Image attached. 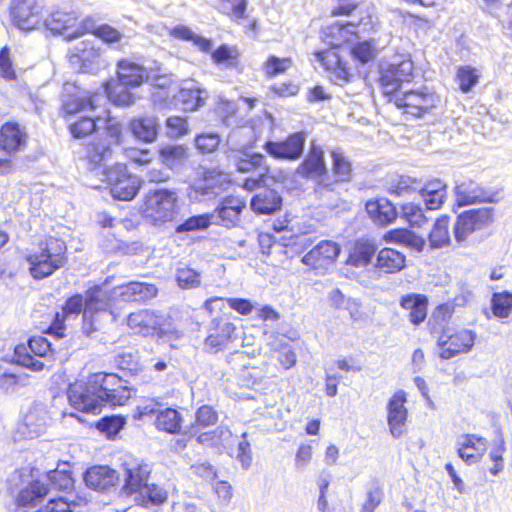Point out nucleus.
Instances as JSON below:
<instances>
[{
	"instance_id": "4",
	"label": "nucleus",
	"mask_w": 512,
	"mask_h": 512,
	"mask_svg": "<svg viewBox=\"0 0 512 512\" xmlns=\"http://www.w3.org/2000/svg\"><path fill=\"white\" fill-rule=\"evenodd\" d=\"M147 80L148 73L143 65L128 58H121L116 62L115 79L105 81L103 88L115 105L129 106L135 101L131 89L142 86Z\"/></svg>"
},
{
	"instance_id": "23",
	"label": "nucleus",
	"mask_w": 512,
	"mask_h": 512,
	"mask_svg": "<svg viewBox=\"0 0 512 512\" xmlns=\"http://www.w3.org/2000/svg\"><path fill=\"white\" fill-rule=\"evenodd\" d=\"M407 393L404 390L395 391L387 401V423L389 432L394 438L402 437L406 432L408 409L405 406Z\"/></svg>"
},
{
	"instance_id": "34",
	"label": "nucleus",
	"mask_w": 512,
	"mask_h": 512,
	"mask_svg": "<svg viewBox=\"0 0 512 512\" xmlns=\"http://www.w3.org/2000/svg\"><path fill=\"white\" fill-rule=\"evenodd\" d=\"M494 193L473 180L463 181L456 186V201L459 206H466L481 202H493Z\"/></svg>"
},
{
	"instance_id": "26",
	"label": "nucleus",
	"mask_w": 512,
	"mask_h": 512,
	"mask_svg": "<svg viewBox=\"0 0 512 512\" xmlns=\"http://www.w3.org/2000/svg\"><path fill=\"white\" fill-rule=\"evenodd\" d=\"M236 170L241 173L253 172L261 167L265 171L256 178H248L244 181L243 187L247 190H253L266 182L269 173V166L266 165L265 157L259 152L246 153L240 156L236 161Z\"/></svg>"
},
{
	"instance_id": "61",
	"label": "nucleus",
	"mask_w": 512,
	"mask_h": 512,
	"mask_svg": "<svg viewBox=\"0 0 512 512\" xmlns=\"http://www.w3.org/2000/svg\"><path fill=\"white\" fill-rule=\"evenodd\" d=\"M455 79L459 89L463 93H468L479 81V72L475 67L464 65L457 68Z\"/></svg>"
},
{
	"instance_id": "29",
	"label": "nucleus",
	"mask_w": 512,
	"mask_h": 512,
	"mask_svg": "<svg viewBox=\"0 0 512 512\" xmlns=\"http://www.w3.org/2000/svg\"><path fill=\"white\" fill-rule=\"evenodd\" d=\"M84 301L82 329L87 335H90L98 329L95 324L96 315L105 312L108 309V303L103 298V294L98 287L87 290L85 292Z\"/></svg>"
},
{
	"instance_id": "27",
	"label": "nucleus",
	"mask_w": 512,
	"mask_h": 512,
	"mask_svg": "<svg viewBox=\"0 0 512 512\" xmlns=\"http://www.w3.org/2000/svg\"><path fill=\"white\" fill-rule=\"evenodd\" d=\"M29 136L23 126L7 121L0 127V149L12 155L26 148Z\"/></svg>"
},
{
	"instance_id": "62",
	"label": "nucleus",
	"mask_w": 512,
	"mask_h": 512,
	"mask_svg": "<svg viewBox=\"0 0 512 512\" xmlns=\"http://www.w3.org/2000/svg\"><path fill=\"white\" fill-rule=\"evenodd\" d=\"M292 63L291 57L279 58L275 55H269L263 62L262 69L266 78H273L285 73L292 66Z\"/></svg>"
},
{
	"instance_id": "9",
	"label": "nucleus",
	"mask_w": 512,
	"mask_h": 512,
	"mask_svg": "<svg viewBox=\"0 0 512 512\" xmlns=\"http://www.w3.org/2000/svg\"><path fill=\"white\" fill-rule=\"evenodd\" d=\"M415 64L411 55L404 54L379 69L378 83L385 98L401 90L403 83H411L415 78Z\"/></svg>"
},
{
	"instance_id": "58",
	"label": "nucleus",
	"mask_w": 512,
	"mask_h": 512,
	"mask_svg": "<svg viewBox=\"0 0 512 512\" xmlns=\"http://www.w3.org/2000/svg\"><path fill=\"white\" fill-rule=\"evenodd\" d=\"M123 154L135 167H147L154 161L152 150L148 147L127 146L123 148Z\"/></svg>"
},
{
	"instance_id": "21",
	"label": "nucleus",
	"mask_w": 512,
	"mask_h": 512,
	"mask_svg": "<svg viewBox=\"0 0 512 512\" xmlns=\"http://www.w3.org/2000/svg\"><path fill=\"white\" fill-rule=\"evenodd\" d=\"M68 398L74 409L84 413L98 414L104 406L90 375L85 383L69 388Z\"/></svg>"
},
{
	"instance_id": "17",
	"label": "nucleus",
	"mask_w": 512,
	"mask_h": 512,
	"mask_svg": "<svg viewBox=\"0 0 512 512\" xmlns=\"http://www.w3.org/2000/svg\"><path fill=\"white\" fill-rule=\"evenodd\" d=\"M493 220L491 208H473L461 212L456 218L453 229L456 242H465L473 233L489 227Z\"/></svg>"
},
{
	"instance_id": "51",
	"label": "nucleus",
	"mask_w": 512,
	"mask_h": 512,
	"mask_svg": "<svg viewBox=\"0 0 512 512\" xmlns=\"http://www.w3.org/2000/svg\"><path fill=\"white\" fill-rule=\"evenodd\" d=\"M169 35L179 40L191 41L201 52L208 53L211 51L212 41L195 34L188 26H174L169 30Z\"/></svg>"
},
{
	"instance_id": "7",
	"label": "nucleus",
	"mask_w": 512,
	"mask_h": 512,
	"mask_svg": "<svg viewBox=\"0 0 512 512\" xmlns=\"http://www.w3.org/2000/svg\"><path fill=\"white\" fill-rule=\"evenodd\" d=\"M103 181L113 199L131 201L141 189V180L125 162H114L102 170Z\"/></svg>"
},
{
	"instance_id": "28",
	"label": "nucleus",
	"mask_w": 512,
	"mask_h": 512,
	"mask_svg": "<svg viewBox=\"0 0 512 512\" xmlns=\"http://www.w3.org/2000/svg\"><path fill=\"white\" fill-rule=\"evenodd\" d=\"M124 484L122 490L126 495L141 493L148 483L150 470L147 464L132 460L123 463Z\"/></svg>"
},
{
	"instance_id": "64",
	"label": "nucleus",
	"mask_w": 512,
	"mask_h": 512,
	"mask_svg": "<svg viewBox=\"0 0 512 512\" xmlns=\"http://www.w3.org/2000/svg\"><path fill=\"white\" fill-rule=\"evenodd\" d=\"M419 182L409 177H399L387 188L388 194L395 197H406L418 191Z\"/></svg>"
},
{
	"instance_id": "1",
	"label": "nucleus",
	"mask_w": 512,
	"mask_h": 512,
	"mask_svg": "<svg viewBox=\"0 0 512 512\" xmlns=\"http://www.w3.org/2000/svg\"><path fill=\"white\" fill-rule=\"evenodd\" d=\"M349 22H333L322 28L323 41L329 45L324 50L315 52V56L324 68L336 79L345 83L353 76V67L343 55L342 45L347 41L345 32Z\"/></svg>"
},
{
	"instance_id": "39",
	"label": "nucleus",
	"mask_w": 512,
	"mask_h": 512,
	"mask_svg": "<svg viewBox=\"0 0 512 512\" xmlns=\"http://www.w3.org/2000/svg\"><path fill=\"white\" fill-rule=\"evenodd\" d=\"M411 229L409 226L390 229L384 234L383 239L387 243L404 245L417 252H422L426 246V240Z\"/></svg>"
},
{
	"instance_id": "22",
	"label": "nucleus",
	"mask_w": 512,
	"mask_h": 512,
	"mask_svg": "<svg viewBox=\"0 0 512 512\" xmlns=\"http://www.w3.org/2000/svg\"><path fill=\"white\" fill-rule=\"evenodd\" d=\"M246 208L247 202L243 197L234 194L223 197L212 213L216 218L215 224L227 229L238 227Z\"/></svg>"
},
{
	"instance_id": "50",
	"label": "nucleus",
	"mask_w": 512,
	"mask_h": 512,
	"mask_svg": "<svg viewBox=\"0 0 512 512\" xmlns=\"http://www.w3.org/2000/svg\"><path fill=\"white\" fill-rule=\"evenodd\" d=\"M450 217L448 215L439 216L428 234L429 245L432 249H438L450 244L449 233Z\"/></svg>"
},
{
	"instance_id": "36",
	"label": "nucleus",
	"mask_w": 512,
	"mask_h": 512,
	"mask_svg": "<svg viewBox=\"0 0 512 512\" xmlns=\"http://www.w3.org/2000/svg\"><path fill=\"white\" fill-rule=\"evenodd\" d=\"M157 155L161 164L170 169H178L186 164L190 157L187 144H164L158 147Z\"/></svg>"
},
{
	"instance_id": "19",
	"label": "nucleus",
	"mask_w": 512,
	"mask_h": 512,
	"mask_svg": "<svg viewBox=\"0 0 512 512\" xmlns=\"http://www.w3.org/2000/svg\"><path fill=\"white\" fill-rule=\"evenodd\" d=\"M83 19L74 11L61 8L53 9L47 16H42V27L55 35L65 34L70 38L82 36Z\"/></svg>"
},
{
	"instance_id": "11",
	"label": "nucleus",
	"mask_w": 512,
	"mask_h": 512,
	"mask_svg": "<svg viewBox=\"0 0 512 512\" xmlns=\"http://www.w3.org/2000/svg\"><path fill=\"white\" fill-rule=\"evenodd\" d=\"M40 359L54 360L51 343L45 337L32 336L26 344L21 343L14 348L12 362L33 372L46 368Z\"/></svg>"
},
{
	"instance_id": "38",
	"label": "nucleus",
	"mask_w": 512,
	"mask_h": 512,
	"mask_svg": "<svg viewBox=\"0 0 512 512\" xmlns=\"http://www.w3.org/2000/svg\"><path fill=\"white\" fill-rule=\"evenodd\" d=\"M49 487L42 481L35 479L22 488L15 498L18 508H34L49 494Z\"/></svg>"
},
{
	"instance_id": "32",
	"label": "nucleus",
	"mask_w": 512,
	"mask_h": 512,
	"mask_svg": "<svg viewBox=\"0 0 512 512\" xmlns=\"http://www.w3.org/2000/svg\"><path fill=\"white\" fill-rule=\"evenodd\" d=\"M102 50L91 41H83L69 50L68 58L71 64L82 71H87L98 64Z\"/></svg>"
},
{
	"instance_id": "47",
	"label": "nucleus",
	"mask_w": 512,
	"mask_h": 512,
	"mask_svg": "<svg viewBox=\"0 0 512 512\" xmlns=\"http://www.w3.org/2000/svg\"><path fill=\"white\" fill-rule=\"evenodd\" d=\"M100 116L83 114L71 121L67 129L74 139H85L98 132Z\"/></svg>"
},
{
	"instance_id": "20",
	"label": "nucleus",
	"mask_w": 512,
	"mask_h": 512,
	"mask_svg": "<svg viewBox=\"0 0 512 512\" xmlns=\"http://www.w3.org/2000/svg\"><path fill=\"white\" fill-rule=\"evenodd\" d=\"M306 140L304 131H296L288 134L279 141H266L263 144L265 151L275 159L295 161L303 154Z\"/></svg>"
},
{
	"instance_id": "33",
	"label": "nucleus",
	"mask_w": 512,
	"mask_h": 512,
	"mask_svg": "<svg viewBox=\"0 0 512 512\" xmlns=\"http://www.w3.org/2000/svg\"><path fill=\"white\" fill-rule=\"evenodd\" d=\"M85 484L97 491H106L114 487L119 481L116 470L106 465H94L84 473Z\"/></svg>"
},
{
	"instance_id": "40",
	"label": "nucleus",
	"mask_w": 512,
	"mask_h": 512,
	"mask_svg": "<svg viewBox=\"0 0 512 512\" xmlns=\"http://www.w3.org/2000/svg\"><path fill=\"white\" fill-rule=\"evenodd\" d=\"M375 267L383 273L396 274L406 267V256L394 248H382L376 256Z\"/></svg>"
},
{
	"instance_id": "44",
	"label": "nucleus",
	"mask_w": 512,
	"mask_h": 512,
	"mask_svg": "<svg viewBox=\"0 0 512 512\" xmlns=\"http://www.w3.org/2000/svg\"><path fill=\"white\" fill-rule=\"evenodd\" d=\"M154 425L160 432L179 434L183 427V417L177 409L168 407L156 413Z\"/></svg>"
},
{
	"instance_id": "43",
	"label": "nucleus",
	"mask_w": 512,
	"mask_h": 512,
	"mask_svg": "<svg viewBox=\"0 0 512 512\" xmlns=\"http://www.w3.org/2000/svg\"><path fill=\"white\" fill-rule=\"evenodd\" d=\"M79 33L82 35L90 33L108 45L119 43L123 37L121 31L109 24L95 26L90 17L83 19L82 30Z\"/></svg>"
},
{
	"instance_id": "30",
	"label": "nucleus",
	"mask_w": 512,
	"mask_h": 512,
	"mask_svg": "<svg viewBox=\"0 0 512 512\" xmlns=\"http://www.w3.org/2000/svg\"><path fill=\"white\" fill-rule=\"evenodd\" d=\"M399 306L407 313L409 322L419 326L428 316L429 298L415 292L403 294L399 298Z\"/></svg>"
},
{
	"instance_id": "35",
	"label": "nucleus",
	"mask_w": 512,
	"mask_h": 512,
	"mask_svg": "<svg viewBox=\"0 0 512 512\" xmlns=\"http://www.w3.org/2000/svg\"><path fill=\"white\" fill-rule=\"evenodd\" d=\"M369 218L382 227L393 223L398 217L396 206L387 198L371 199L365 204Z\"/></svg>"
},
{
	"instance_id": "54",
	"label": "nucleus",
	"mask_w": 512,
	"mask_h": 512,
	"mask_svg": "<svg viewBox=\"0 0 512 512\" xmlns=\"http://www.w3.org/2000/svg\"><path fill=\"white\" fill-rule=\"evenodd\" d=\"M138 494V503L142 507L159 506L168 500L167 491L156 484L149 485L147 483L142 492Z\"/></svg>"
},
{
	"instance_id": "52",
	"label": "nucleus",
	"mask_w": 512,
	"mask_h": 512,
	"mask_svg": "<svg viewBox=\"0 0 512 512\" xmlns=\"http://www.w3.org/2000/svg\"><path fill=\"white\" fill-rule=\"evenodd\" d=\"M376 247L369 242H357L351 249L347 263L353 267H366L375 255Z\"/></svg>"
},
{
	"instance_id": "48",
	"label": "nucleus",
	"mask_w": 512,
	"mask_h": 512,
	"mask_svg": "<svg viewBox=\"0 0 512 512\" xmlns=\"http://www.w3.org/2000/svg\"><path fill=\"white\" fill-rule=\"evenodd\" d=\"M49 489L55 491H69L74 487L73 473L68 463L59 464L55 469L47 472Z\"/></svg>"
},
{
	"instance_id": "13",
	"label": "nucleus",
	"mask_w": 512,
	"mask_h": 512,
	"mask_svg": "<svg viewBox=\"0 0 512 512\" xmlns=\"http://www.w3.org/2000/svg\"><path fill=\"white\" fill-rule=\"evenodd\" d=\"M98 96L95 91L83 90L74 84H65L59 114L67 120L80 113L93 112L99 107Z\"/></svg>"
},
{
	"instance_id": "12",
	"label": "nucleus",
	"mask_w": 512,
	"mask_h": 512,
	"mask_svg": "<svg viewBox=\"0 0 512 512\" xmlns=\"http://www.w3.org/2000/svg\"><path fill=\"white\" fill-rule=\"evenodd\" d=\"M90 377L104 405L124 406L130 400L131 388L116 373L96 372Z\"/></svg>"
},
{
	"instance_id": "45",
	"label": "nucleus",
	"mask_w": 512,
	"mask_h": 512,
	"mask_svg": "<svg viewBox=\"0 0 512 512\" xmlns=\"http://www.w3.org/2000/svg\"><path fill=\"white\" fill-rule=\"evenodd\" d=\"M154 284L130 282L121 287V297L127 302L144 303L157 295Z\"/></svg>"
},
{
	"instance_id": "16",
	"label": "nucleus",
	"mask_w": 512,
	"mask_h": 512,
	"mask_svg": "<svg viewBox=\"0 0 512 512\" xmlns=\"http://www.w3.org/2000/svg\"><path fill=\"white\" fill-rule=\"evenodd\" d=\"M296 174L305 180H311L320 185H326L328 178V167L325 158V151L322 145L313 140L308 150L296 168Z\"/></svg>"
},
{
	"instance_id": "6",
	"label": "nucleus",
	"mask_w": 512,
	"mask_h": 512,
	"mask_svg": "<svg viewBox=\"0 0 512 512\" xmlns=\"http://www.w3.org/2000/svg\"><path fill=\"white\" fill-rule=\"evenodd\" d=\"M386 100L399 109L403 115L412 118H423L433 113L439 104L440 98L434 90L421 87L404 92L400 90L393 96L386 98Z\"/></svg>"
},
{
	"instance_id": "37",
	"label": "nucleus",
	"mask_w": 512,
	"mask_h": 512,
	"mask_svg": "<svg viewBox=\"0 0 512 512\" xmlns=\"http://www.w3.org/2000/svg\"><path fill=\"white\" fill-rule=\"evenodd\" d=\"M283 199L274 189L264 188L250 200V207L257 215H271L282 209Z\"/></svg>"
},
{
	"instance_id": "2",
	"label": "nucleus",
	"mask_w": 512,
	"mask_h": 512,
	"mask_svg": "<svg viewBox=\"0 0 512 512\" xmlns=\"http://www.w3.org/2000/svg\"><path fill=\"white\" fill-rule=\"evenodd\" d=\"M25 260L34 280H43L63 268L68 262V247L59 237L48 235L38 241Z\"/></svg>"
},
{
	"instance_id": "42",
	"label": "nucleus",
	"mask_w": 512,
	"mask_h": 512,
	"mask_svg": "<svg viewBox=\"0 0 512 512\" xmlns=\"http://www.w3.org/2000/svg\"><path fill=\"white\" fill-rule=\"evenodd\" d=\"M271 357L274 358L284 370L293 368L297 363V354L290 341L284 336L275 337L269 344Z\"/></svg>"
},
{
	"instance_id": "3",
	"label": "nucleus",
	"mask_w": 512,
	"mask_h": 512,
	"mask_svg": "<svg viewBox=\"0 0 512 512\" xmlns=\"http://www.w3.org/2000/svg\"><path fill=\"white\" fill-rule=\"evenodd\" d=\"M124 140V127L121 121L113 116L104 118L102 136L92 139L84 144L81 161L86 170L90 172L104 169L106 162L112 159L114 147Z\"/></svg>"
},
{
	"instance_id": "46",
	"label": "nucleus",
	"mask_w": 512,
	"mask_h": 512,
	"mask_svg": "<svg viewBox=\"0 0 512 512\" xmlns=\"http://www.w3.org/2000/svg\"><path fill=\"white\" fill-rule=\"evenodd\" d=\"M333 183L349 182L353 179L354 169L349 157L340 149L331 151Z\"/></svg>"
},
{
	"instance_id": "24",
	"label": "nucleus",
	"mask_w": 512,
	"mask_h": 512,
	"mask_svg": "<svg viewBox=\"0 0 512 512\" xmlns=\"http://www.w3.org/2000/svg\"><path fill=\"white\" fill-rule=\"evenodd\" d=\"M128 131L137 141L145 144H152L157 141L160 135V120L154 114H139L129 119Z\"/></svg>"
},
{
	"instance_id": "56",
	"label": "nucleus",
	"mask_w": 512,
	"mask_h": 512,
	"mask_svg": "<svg viewBox=\"0 0 512 512\" xmlns=\"http://www.w3.org/2000/svg\"><path fill=\"white\" fill-rule=\"evenodd\" d=\"M349 53L358 65H365L376 58L377 49L372 40H363L354 43Z\"/></svg>"
},
{
	"instance_id": "18",
	"label": "nucleus",
	"mask_w": 512,
	"mask_h": 512,
	"mask_svg": "<svg viewBox=\"0 0 512 512\" xmlns=\"http://www.w3.org/2000/svg\"><path fill=\"white\" fill-rule=\"evenodd\" d=\"M340 253L339 243L332 240H321L304 254L301 262L316 274H325L335 265Z\"/></svg>"
},
{
	"instance_id": "5",
	"label": "nucleus",
	"mask_w": 512,
	"mask_h": 512,
	"mask_svg": "<svg viewBox=\"0 0 512 512\" xmlns=\"http://www.w3.org/2000/svg\"><path fill=\"white\" fill-rule=\"evenodd\" d=\"M179 211V197L174 190L160 188L150 190L144 196L142 214L154 226L174 222Z\"/></svg>"
},
{
	"instance_id": "49",
	"label": "nucleus",
	"mask_w": 512,
	"mask_h": 512,
	"mask_svg": "<svg viewBox=\"0 0 512 512\" xmlns=\"http://www.w3.org/2000/svg\"><path fill=\"white\" fill-rule=\"evenodd\" d=\"M86 503V500L79 496L74 499L67 496H56L39 506L36 512H76L79 507Z\"/></svg>"
},
{
	"instance_id": "15",
	"label": "nucleus",
	"mask_w": 512,
	"mask_h": 512,
	"mask_svg": "<svg viewBox=\"0 0 512 512\" xmlns=\"http://www.w3.org/2000/svg\"><path fill=\"white\" fill-rule=\"evenodd\" d=\"M44 6L39 0H11L9 17L13 26L22 31L37 30L42 27Z\"/></svg>"
},
{
	"instance_id": "25",
	"label": "nucleus",
	"mask_w": 512,
	"mask_h": 512,
	"mask_svg": "<svg viewBox=\"0 0 512 512\" xmlns=\"http://www.w3.org/2000/svg\"><path fill=\"white\" fill-rule=\"evenodd\" d=\"M488 449V440L477 434H463L457 441V455L466 464L472 465L480 462Z\"/></svg>"
},
{
	"instance_id": "59",
	"label": "nucleus",
	"mask_w": 512,
	"mask_h": 512,
	"mask_svg": "<svg viewBox=\"0 0 512 512\" xmlns=\"http://www.w3.org/2000/svg\"><path fill=\"white\" fill-rule=\"evenodd\" d=\"M218 419V412L213 406L202 405L195 412V419L190 426V430L199 432L201 429L216 425Z\"/></svg>"
},
{
	"instance_id": "31",
	"label": "nucleus",
	"mask_w": 512,
	"mask_h": 512,
	"mask_svg": "<svg viewBox=\"0 0 512 512\" xmlns=\"http://www.w3.org/2000/svg\"><path fill=\"white\" fill-rule=\"evenodd\" d=\"M236 327L233 323L216 319L212 322V327L208 336L204 340V346L210 353H218L224 350L231 342Z\"/></svg>"
},
{
	"instance_id": "10",
	"label": "nucleus",
	"mask_w": 512,
	"mask_h": 512,
	"mask_svg": "<svg viewBox=\"0 0 512 512\" xmlns=\"http://www.w3.org/2000/svg\"><path fill=\"white\" fill-rule=\"evenodd\" d=\"M232 184L230 174L220 167H203L189 185L188 194L194 199L216 197Z\"/></svg>"
},
{
	"instance_id": "53",
	"label": "nucleus",
	"mask_w": 512,
	"mask_h": 512,
	"mask_svg": "<svg viewBox=\"0 0 512 512\" xmlns=\"http://www.w3.org/2000/svg\"><path fill=\"white\" fill-rule=\"evenodd\" d=\"M211 59L217 65L227 68H235L239 65L240 52L236 46L221 44L215 50H211Z\"/></svg>"
},
{
	"instance_id": "14",
	"label": "nucleus",
	"mask_w": 512,
	"mask_h": 512,
	"mask_svg": "<svg viewBox=\"0 0 512 512\" xmlns=\"http://www.w3.org/2000/svg\"><path fill=\"white\" fill-rule=\"evenodd\" d=\"M476 333L473 330L461 328L451 330L443 328L437 337L439 358L449 360L461 354L470 352L475 344Z\"/></svg>"
},
{
	"instance_id": "60",
	"label": "nucleus",
	"mask_w": 512,
	"mask_h": 512,
	"mask_svg": "<svg viewBox=\"0 0 512 512\" xmlns=\"http://www.w3.org/2000/svg\"><path fill=\"white\" fill-rule=\"evenodd\" d=\"M490 308L497 318L509 317L512 314V293L508 291L493 293Z\"/></svg>"
},
{
	"instance_id": "8",
	"label": "nucleus",
	"mask_w": 512,
	"mask_h": 512,
	"mask_svg": "<svg viewBox=\"0 0 512 512\" xmlns=\"http://www.w3.org/2000/svg\"><path fill=\"white\" fill-rule=\"evenodd\" d=\"M126 326L145 338H163L173 332L171 317L154 309H140L126 317Z\"/></svg>"
},
{
	"instance_id": "57",
	"label": "nucleus",
	"mask_w": 512,
	"mask_h": 512,
	"mask_svg": "<svg viewBox=\"0 0 512 512\" xmlns=\"http://www.w3.org/2000/svg\"><path fill=\"white\" fill-rule=\"evenodd\" d=\"M217 301H226L230 309L236 311L238 314L246 316L249 315L254 306L252 302L245 298H222V297H211L204 302V309L208 311L210 314L213 313L214 309L212 304Z\"/></svg>"
},
{
	"instance_id": "63",
	"label": "nucleus",
	"mask_w": 512,
	"mask_h": 512,
	"mask_svg": "<svg viewBox=\"0 0 512 512\" xmlns=\"http://www.w3.org/2000/svg\"><path fill=\"white\" fill-rule=\"evenodd\" d=\"M116 367L127 376H136L143 371L138 356L131 352H123L115 357Z\"/></svg>"
},
{
	"instance_id": "55",
	"label": "nucleus",
	"mask_w": 512,
	"mask_h": 512,
	"mask_svg": "<svg viewBox=\"0 0 512 512\" xmlns=\"http://www.w3.org/2000/svg\"><path fill=\"white\" fill-rule=\"evenodd\" d=\"M400 217L408 224L410 228H421L428 223L419 204L408 202L400 206Z\"/></svg>"
},
{
	"instance_id": "41",
	"label": "nucleus",
	"mask_w": 512,
	"mask_h": 512,
	"mask_svg": "<svg viewBox=\"0 0 512 512\" xmlns=\"http://www.w3.org/2000/svg\"><path fill=\"white\" fill-rule=\"evenodd\" d=\"M427 210H439L447 197V186L438 179H432L419 190Z\"/></svg>"
}]
</instances>
